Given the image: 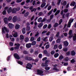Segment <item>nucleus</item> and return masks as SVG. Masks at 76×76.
<instances>
[{
  "label": "nucleus",
  "instance_id": "nucleus-1",
  "mask_svg": "<svg viewBox=\"0 0 76 76\" xmlns=\"http://www.w3.org/2000/svg\"><path fill=\"white\" fill-rule=\"evenodd\" d=\"M25 59L26 60H27L34 61L35 62H37V61H38V59H35V60L34 59H32V57H30L26 56L25 57Z\"/></svg>",
  "mask_w": 76,
  "mask_h": 76
},
{
  "label": "nucleus",
  "instance_id": "nucleus-2",
  "mask_svg": "<svg viewBox=\"0 0 76 76\" xmlns=\"http://www.w3.org/2000/svg\"><path fill=\"white\" fill-rule=\"evenodd\" d=\"M5 31L7 32H9V30L5 26H4L3 28H2V34H5Z\"/></svg>",
  "mask_w": 76,
  "mask_h": 76
},
{
  "label": "nucleus",
  "instance_id": "nucleus-3",
  "mask_svg": "<svg viewBox=\"0 0 76 76\" xmlns=\"http://www.w3.org/2000/svg\"><path fill=\"white\" fill-rule=\"evenodd\" d=\"M20 10V7H17V8H14L12 9V12L13 13H15L16 12H18L19 10Z\"/></svg>",
  "mask_w": 76,
  "mask_h": 76
},
{
  "label": "nucleus",
  "instance_id": "nucleus-4",
  "mask_svg": "<svg viewBox=\"0 0 76 76\" xmlns=\"http://www.w3.org/2000/svg\"><path fill=\"white\" fill-rule=\"evenodd\" d=\"M37 74H39L40 75H41L42 76L44 75V74L43 71L42 70H40V69H37Z\"/></svg>",
  "mask_w": 76,
  "mask_h": 76
},
{
  "label": "nucleus",
  "instance_id": "nucleus-5",
  "mask_svg": "<svg viewBox=\"0 0 76 76\" xmlns=\"http://www.w3.org/2000/svg\"><path fill=\"white\" fill-rule=\"evenodd\" d=\"M30 10H31V12H35L37 10V8H33V6H31V7H30L29 8Z\"/></svg>",
  "mask_w": 76,
  "mask_h": 76
},
{
  "label": "nucleus",
  "instance_id": "nucleus-6",
  "mask_svg": "<svg viewBox=\"0 0 76 76\" xmlns=\"http://www.w3.org/2000/svg\"><path fill=\"white\" fill-rule=\"evenodd\" d=\"M48 60H46L45 61V63H44L42 64V67H47V66H48Z\"/></svg>",
  "mask_w": 76,
  "mask_h": 76
},
{
  "label": "nucleus",
  "instance_id": "nucleus-7",
  "mask_svg": "<svg viewBox=\"0 0 76 76\" xmlns=\"http://www.w3.org/2000/svg\"><path fill=\"white\" fill-rule=\"evenodd\" d=\"M27 66H26V68L28 69H31V67H32V64L30 63H28Z\"/></svg>",
  "mask_w": 76,
  "mask_h": 76
},
{
  "label": "nucleus",
  "instance_id": "nucleus-8",
  "mask_svg": "<svg viewBox=\"0 0 76 76\" xmlns=\"http://www.w3.org/2000/svg\"><path fill=\"white\" fill-rule=\"evenodd\" d=\"M14 45H16V47H14V50H18L19 48V47L20 46V44L15 43Z\"/></svg>",
  "mask_w": 76,
  "mask_h": 76
},
{
  "label": "nucleus",
  "instance_id": "nucleus-9",
  "mask_svg": "<svg viewBox=\"0 0 76 76\" xmlns=\"http://www.w3.org/2000/svg\"><path fill=\"white\" fill-rule=\"evenodd\" d=\"M14 56L17 59H19L20 58V56L18 53H15L14 54Z\"/></svg>",
  "mask_w": 76,
  "mask_h": 76
},
{
  "label": "nucleus",
  "instance_id": "nucleus-10",
  "mask_svg": "<svg viewBox=\"0 0 76 76\" xmlns=\"http://www.w3.org/2000/svg\"><path fill=\"white\" fill-rule=\"evenodd\" d=\"M12 11V7H10V8H8L7 10V12L9 14L10 13H11Z\"/></svg>",
  "mask_w": 76,
  "mask_h": 76
},
{
  "label": "nucleus",
  "instance_id": "nucleus-11",
  "mask_svg": "<svg viewBox=\"0 0 76 76\" xmlns=\"http://www.w3.org/2000/svg\"><path fill=\"white\" fill-rule=\"evenodd\" d=\"M31 43H28V44L27 43L26 44V48H31Z\"/></svg>",
  "mask_w": 76,
  "mask_h": 76
},
{
  "label": "nucleus",
  "instance_id": "nucleus-12",
  "mask_svg": "<svg viewBox=\"0 0 76 76\" xmlns=\"http://www.w3.org/2000/svg\"><path fill=\"white\" fill-rule=\"evenodd\" d=\"M64 45L65 47H67L69 45V42L67 41L64 42Z\"/></svg>",
  "mask_w": 76,
  "mask_h": 76
},
{
  "label": "nucleus",
  "instance_id": "nucleus-13",
  "mask_svg": "<svg viewBox=\"0 0 76 76\" xmlns=\"http://www.w3.org/2000/svg\"><path fill=\"white\" fill-rule=\"evenodd\" d=\"M17 16H15L13 18V19H12V21H13V22H16V21H17Z\"/></svg>",
  "mask_w": 76,
  "mask_h": 76
},
{
  "label": "nucleus",
  "instance_id": "nucleus-14",
  "mask_svg": "<svg viewBox=\"0 0 76 76\" xmlns=\"http://www.w3.org/2000/svg\"><path fill=\"white\" fill-rule=\"evenodd\" d=\"M8 26L10 28L12 29L13 28L14 25L12 24V23H9L8 24Z\"/></svg>",
  "mask_w": 76,
  "mask_h": 76
},
{
  "label": "nucleus",
  "instance_id": "nucleus-15",
  "mask_svg": "<svg viewBox=\"0 0 76 76\" xmlns=\"http://www.w3.org/2000/svg\"><path fill=\"white\" fill-rule=\"evenodd\" d=\"M4 22L5 24H8L7 18H5L4 19Z\"/></svg>",
  "mask_w": 76,
  "mask_h": 76
},
{
  "label": "nucleus",
  "instance_id": "nucleus-16",
  "mask_svg": "<svg viewBox=\"0 0 76 76\" xmlns=\"http://www.w3.org/2000/svg\"><path fill=\"white\" fill-rule=\"evenodd\" d=\"M57 64H54L53 66L54 67L53 68V70H55L56 71H58V70H59V69H58L57 68H56V67H57Z\"/></svg>",
  "mask_w": 76,
  "mask_h": 76
},
{
  "label": "nucleus",
  "instance_id": "nucleus-17",
  "mask_svg": "<svg viewBox=\"0 0 76 76\" xmlns=\"http://www.w3.org/2000/svg\"><path fill=\"white\" fill-rule=\"evenodd\" d=\"M76 4L75 2V1H72L70 4V5L71 6H75V5Z\"/></svg>",
  "mask_w": 76,
  "mask_h": 76
},
{
  "label": "nucleus",
  "instance_id": "nucleus-18",
  "mask_svg": "<svg viewBox=\"0 0 76 76\" xmlns=\"http://www.w3.org/2000/svg\"><path fill=\"white\" fill-rule=\"evenodd\" d=\"M76 53L74 50H72L71 51V55L72 56H75V55Z\"/></svg>",
  "mask_w": 76,
  "mask_h": 76
},
{
  "label": "nucleus",
  "instance_id": "nucleus-19",
  "mask_svg": "<svg viewBox=\"0 0 76 76\" xmlns=\"http://www.w3.org/2000/svg\"><path fill=\"white\" fill-rule=\"evenodd\" d=\"M20 25H18V24H16L15 26V29H18L20 28Z\"/></svg>",
  "mask_w": 76,
  "mask_h": 76
},
{
  "label": "nucleus",
  "instance_id": "nucleus-20",
  "mask_svg": "<svg viewBox=\"0 0 76 76\" xmlns=\"http://www.w3.org/2000/svg\"><path fill=\"white\" fill-rule=\"evenodd\" d=\"M53 9H52V10H50V11H49V13H48L47 14V15L50 16V15L52 14V13L53 11Z\"/></svg>",
  "mask_w": 76,
  "mask_h": 76
},
{
  "label": "nucleus",
  "instance_id": "nucleus-21",
  "mask_svg": "<svg viewBox=\"0 0 76 76\" xmlns=\"http://www.w3.org/2000/svg\"><path fill=\"white\" fill-rule=\"evenodd\" d=\"M59 56V54L58 53H55V54L54 55V57L55 58H57V57H58Z\"/></svg>",
  "mask_w": 76,
  "mask_h": 76
},
{
  "label": "nucleus",
  "instance_id": "nucleus-22",
  "mask_svg": "<svg viewBox=\"0 0 76 76\" xmlns=\"http://www.w3.org/2000/svg\"><path fill=\"white\" fill-rule=\"evenodd\" d=\"M22 32L23 34H25L26 32V30L25 28H23L22 29Z\"/></svg>",
  "mask_w": 76,
  "mask_h": 76
},
{
  "label": "nucleus",
  "instance_id": "nucleus-23",
  "mask_svg": "<svg viewBox=\"0 0 76 76\" xmlns=\"http://www.w3.org/2000/svg\"><path fill=\"white\" fill-rule=\"evenodd\" d=\"M60 11L59 10H57V11L55 13V16H57V15L58 14H59V13H60Z\"/></svg>",
  "mask_w": 76,
  "mask_h": 76
},
{
  "label": "nucleus",
  "instance_id": "nucleus-24",
  "mask_svg": "<svg viewBox=\"0 0 76 76\" xmlns=\"http://www.w3.org/2000/svg\"><path fill=\"white\" fill-rule=\"evenodd\" d=\"M46 4V2L43 3L41 4V7H42H42H45V6Z\"/></svg>",
  "mask_w": 76,
  "mask_h": 76
},
{
  "label": "nucleus",
  "instance_id": "nucleus-25",
  "mask_svg": "<svg viewBox=\"0 0 76 76\" xmlns=\"http://www.w3.org/2000/svg\"><path fill=\"white\" fill-rule=\"evenodd\" d=\"M29 13L28 12V11H27V12L26 13H25V14H24V17H27V16H28L29 15Z\"/></svg>",
  "mask_w": 76,
  "mask_h": 76
},
{
  "label": "nucleus",
  "instance_id": "nucleus-26",
  "mask_svg": "<svg viewBox=\"0 0 76 76\" xmlns=\"http://www.w3.org/2000/svg\"><path fill=\"white\" fill-rule=\"evenodd\" d=\"M32 4L34 6L35 4L36 1L35 0L33 1V0H31V3H32Z\"/></svg>",
  "mask_w": 76,
  "mask_h": 76
},
{
  "label": "nucleus",
  "instance_id": "nucleus-27",
  "mask_svg": "<svg viewBox=\"0 0 76 76\" xmlns=\"http://www.w3.org/2000/svg\"><path fill=\"white\" fill-rule=\"evenodd\" d=\"M43 25V23H42V22L41 23H40L38 26V28H41V27H42V26Z\"/></svg>",
  "mask_w": 76,
  "mask_h": 76
},
{
  "label": "nucleus",
  "instance_id": "nucleus-28",
  "mask_svg": "<svg viewBox=\"0 0 76 76\" xmlns=\"http://www.w3.org/2000/svg\"><path fill=\"white\" fill-rule=\"evenodd\" d=\"M36 41H34V40L33 41V42H32L31 45H36Z\"/></svg>",
  "mask_w": 76,
  "mask_h": 76
},
{
  "label": "nucleus",
  "instance_id": "nucleus-29",
  "mask_svg": "<svg viewBox=\"0 0 76 76\" xmlns=\"http://www.w3.org/2000/svg\"><path fill=\"white\" fill-rule=\"evenodd\" d=\"M69 60V58L68 57H66L64 58V60L65 61H68Z\"/></svg>",
  "mask_w": 76,
  "mask_h": 76
},
{
  "label": "nucleus",
  "instance_id": "nucleus-30",
  "mask_svg": "<svg viewBox=\"0 0 76 76\" xmlns=\"http://www.w3.org/2000/svg\"><path fill=\"white\" fill-rule=\"evenodd\" d=\"M57 43H61V39H58L56 41Z\"/></svg>",
  "mask_w": 76,
  "mask_h": 76
},
{
  "label": "nucleus",
  "instance_id": "nucleus-31",
  "mask_svg": "<svg viewBox=\"0 0 76 76\" xmlns=\"http://www.w3.org/2000/svg\"><path fill=\"white\" fill-rule=\"evenodd\" d=\"M75 35V36H73V41H76V34Z\"/></svg>",
  "mask_w": 76,
  "mask_h": 76
},
{
  "label": "nucleus",
  "instance_id": "nucleus-32",
  "mask_svg": "<svg viewBox=\"0 0 76 76\" xmlns=\"http://www.w3.org/2000/svg\"><path fill=\"white\" fill-rule=\"evenodd\" d=\"M7 13V11H6L5 10H4L3 11V12H2V14L3 15H6Z\"/></svg>",
  "mask_w": 76,
  "mask_h": 76
},
{
  "label": "nucleus",
  "instance_id": "nucleus-33",
  "mask_svg": "<svg viewBox=\"0 0 76 76\" xmlns=\"http://www.w3.org/2000/svg\"><path fill=\"white\" fill-rule=\"evenodd\" d=\"M20 39H24V36L21 35L20 36Z\"/></svg>",
  "mask_w": 76,
  "mask_h": 76
},
{
  "label": "nucleus",
  "instance_id": "nucleus-34",
  "mask_svg": "<svg viewBox=\"0 0 76 76\" xmlns=\"http://www.w3.org/2000/svg\"><path fill=\"white\" fill-rule=\"evenodd\" d=\"M64 57L62 56V55H61V56H60L59 58V60H62L63 58Z\"/></svg>",
  "mask_w": 76,
  "mask_h": 76
},
{
  "label": "nucleus",
  "instance_id": "nucleus-35",
  "mask_svg": "<svg viewBox=\"0 0 76 76\" xmlns=\"http://www.w3.org/2000/svg\"><path fill=\"white\" fill-rule=\"evenodd\" d=\"M58 23H55L53 27H54L56 28V27H57V26H58Z\"/></svg>",
  "mask_w": 76,
  "mask_h": 76
},
{
  "label": "nucleus",
  "instance_id": "nucleus-36",
  "mask_svg": "<svg viewBox=\"0 0 76 76\" xmlns=\"http://www.w3.org/2000/svg\"><path fill=\"white\" fill-rule=\"evenodd\" d=\"M26 31H29V30H30V26H27L26 28Z\"/></svg>",
  "mask_w": 76,
  "mask_h": 76
},
{
  "label": "nucleus",
  "instance_id": "nucleus-37",
  "mask_svg": "<svg viewBox=\"0 0 76 76\" xmlns=\"http://www.w3.org/2000/svg\"><path fill=\"white\" fill-rule=\"evenodd\" d=\"M58 47V45L57 44H56V45H54V49L55 50H56V49Z\"/></svg>",
  "mask_w": 76,
  "mask_h": 76
},
{
  "label": "nucleus",
  "instance_id": "nucleus-38",
  "mask_svg": "<svg viewBox=\"0 0 76 76\" xmlns=\"http://www.w3.org/2000/svg\"><path fill=\"white\" fill-rule=\"evenodd\" d=\"M12 17L10 16H9V17L8 19V21H10V20H12Z\"/></svg>",
  "mask_w": 76,
  "mask_h": 76
},
{
  "label": "nucleus",
  "instance_id": "nucleus-39",
  "mask_svg": "<svg viewBox=\"0 0 76 76\" xmlns=\"http://www.w3.org/2000/svg\"><path fill=\"white\" fill-rule=\"evenodd\" d=\"M42 18H39V19H38V22H41L42 21Z\"/></svg>",
  "mask_w": 76,
  "mask_h": 76
},
{
  "label": "nucleus",
  "instance_id": "nucleus-40",
  "mask_svg": "<svg viewBox=\"0 0 76 76\" xmlns=\"http://www.w3.org/2000/svg\"><path fill=\"white\" fill-rule=\"evenodd\" d=\"M35 38L34 37H31V39H30V41H33L34 40Z\"/></svg>",
  "mask_w": 76,
  "mask_h": 76
},
{
  "label": "nucleus",
  "instance_id": "nucleus-41",
  "mask_svg": "<svg viewBox=\"0 0 76 76\" xmlns=\"http://www.w3.org/2000/svg\"><path fill=\"white\" fill-rule=\"evenodd\" d=\"M51 8H52V7L51 5H49V6L48 7V10H50L51 9Z\"/></svg>",
  "mask_w": 76,
  "mask_h": 76
},
{
  "label": "nucleus",
  "instance_id": "nucleus-42",
  "mask_svg": "<svg viewBox=\"0 0 76 76\" xmlns=\"http://www.w3.org/2000/svg\"><path fill=\"white\" fill-rule=\"evenodd\" d=\"M43 53H44V54H48V52L47 50H45L43 51Z\"/></svg>",
  "mask_w": 76,
  "mask_h": 76
},
{
  "label": "nucleus",
  "instance_id": "nucleus-43",
  "mask_svg": "<svg viewBox=\"0 0 76 76\" xmlns=\"http://www.w3.org/2000/svg\"><path fill=\"white\" fill-rule=\"evenodd\" d=\"M18 63H19V64H21V65H22L23 64V62L22 61H18Z\"/></svg>",
  "mask_w": 76,
  "mask_h": 76
},
{
  "label": "nucleus",
  "instance_id": "nucleus-44",
  "mask_svg": "<svg viewBox=\"0 0 76 76\" xmlns=\"http://www.w3.org/2000/svg\"><path fill=\"white\" fill-rule=\"evenodd\" d=\"M74 19H70V25H71V23L73 22L74 21Z\"/></svg>",
  "mask_w": 76,
  "mask_h": 76
},
{
  "label": "nucleus",
  "instance_id": "nucleus-45",
  "mask_svg": "<svg viewBox=\"0 0 76 76\" xmlns=\"http://www.w3.org/2000/svg\"><path fill=\"white\" fill-rule=\"evenodd\" d=\"M28 40H29L28 38V37H26V38H25V42H28Z\"/></svg>",
  "mask_w": 76,
  "mask_h": 76
},
{
  "label": "nucleus",
  "instance_id": "nucleus-46",
  "mask_svg": "<svg viewBox=\"0 0 76 76\" xmlns=\"http://www.w3.org/2000/svg\"><path fill=\"white\" fill-rule=\"evenodd\" d=\"M62 21L63 20L62 19H61L59 21V24L58 25H61V23L62 22Z\"/></svg>",
  "mask_w": 76,
  "mask_h": 76
},
{
  "label": "nucleus",
  "instance_id": "nucleus-47",
  "mask_svg": "<svg viewBox=\"0 0 76 76\" xmlns=\"http://www.w3.org/2000/svg\"><path fill=\"white\" fill-rule=\"evenodd\" d=\"M55 51H54V50H53V51H51V54L52 55H53V54H55Z\"/></svg>",
  "mask_w": 76,
  "mask_h": 76
},
{
  "label": "nucleus",
  "instance_id": "nucleus-48",
  "mask_svg": "<svg viewBox=\"0 0 76 76\" xmlns=\"http://www.w3.org/2000/svg\"><path fill=\"white\" fill-rule=\"evenodd\" d=\"M49 47H50L49 44H47L46 45V47L45 48L46 49H48V48H49Z\"/></svg>",
  "mask_w": 76,
  "mask_h": 76
},
{
  "label": "nucleus",
  "instance_id": "nucleus-49",
  "mask_svg": "<svg viewBox=\"0 0 76 76\" xmlns=\"http://www.w3.org/2000/svg\"><path fill=\"white\" fill-rule=\"evenodd\" d=\"M10 45L12 47L13 45V43L12 42H10L9 43Z\"/></svg>",
  "mask_w": 76,
  "mask_h": 76
},
{
  "label": "nucleus",
  "instance_id": "nucleus-50",
  "mask_svg": "<svg viewBox=\"0 0 76 76\" xmlns=\"http://www.w3.org/2000/svg\"><path fill=\"white\" fill-rule=\"evenodd\" d=\"M58 48L59 49H61L62 48V44H60L58 46Z\"/></svg>",
  "mask_w": 76,
  "mask_h": 76
},
{
  "label": "nucleus",
  "instance_id": "nucleus-51",
  "mask_svg": "<svg viewBox=\"0 0 76 76\" xmlns=\"http://www.w3.org/2000/svg\"><path fill=\"white\" fill-rule=\"evenodd\" d=\"M18 33H15L14 34L13 36L14 37H18Z\"/></svg>",
  "mask_w": 76,
  "mask_h": 76
},
{
  "label": "nucleus",
  "instance_id": "nucleus-52",
  "mask_svg": "<svg viewBox=\"0 0 76 76\" xmlns=\"http://www.w3.org/2000/svg\"><path fill=\"white\" fill-rule=\"evenodd\" d=\"M70 26H71L70 22V20H69L68 22V27H69V28H70Z\"/></svg>",
  "mask_w": 76,
  "mask_h": 76
},
{
  "label": "nucleus",
  "instance_id": "nucleus-53",
  "mask_svg": "<svg viewBox=\"0 0 76 76\" xmlns=\"http://www.w3.org/2000/svg\"><path fill=\"white\" fill-rule=\"evenodd\" d=\"M53 39V37H50L49 38V41H52V40Z\"/></svg>",
  "mask_w": 76,
  "mask_h": 76
},
{
  "label": "nucleus",
  "instance_id": "nucleus-54",
  "mask_svg": "<svg viewBox=\"0 0 76 76\" xmlns=\"http://www.w3.org/2000/svg\"><path fill=\"white\" fill-rule=\"evenodd\" d=\"M68 11V9H64V13H67Z\"/></svg>",
  "mask_w": 76,
  "mask_h": 76
},
{
  "label": "nucleus",
  "instance_id": "nucleus-55",
  "mask_svg": "<svg viewBox=\"0 0 76 76\" xmlns=\"http://www.w3.org/2000/svg\"><path fill=\"white\" fill-rule=\"evenodd\" d=\"M66 3H67L66 1H64V2L63 4V5H66Z\"/></svg>",
  "mask_w": 76,
  "mask_h": 76
},
{
  "label": "nucleus",
  "instance_id": "nucleus-56",
  "mask_svg": "<svg viewBox=\"0 0 76 76\" xmlns=\"http://www.w3.org/2000/svg\"><path fill=\"white\" fill-rule=\"evenodd\" d=\"M72 30H71L70 31H69V33H68V34H69V35H72Z\"/></svg>",
  "mask_w": 76,
  "mask_h": 76
},
{
  "label": "nucleus",
  "instance_id": "nucleus-57",
  "mask_svg": "<svg viewBox=\"0 0 76 76\" xmlns=\"http://www.w3.org/2000/svg\"><path fill=\"white\" fill-rule=\"evenodd\" d=\"M50 67H48V66H46V67H45V70H50Z\"/></svg>",
  "mask_w": 76,
  "mask_h": 76
},
{
  "label": "nucleus",
  "instance_id": "nucleus-58",
  "mask_svg": "<svg viewBox=\"0 0 76 76\" xmlns=\"http://www.w3.org/2000/svg\"><path fill=\"white\" fill-rule=\"evenodd\" d=\"M68 50V48L67 47H66L64 49V51H67Z\"/></svg>",
  "mask_w": 76,
  "mask_h": 76
},
{
  "label": "nucleus",
  "instance_id": "nucleus-59",
  "mask_svg": "<svg viewBox=\"0 0 76 76\" xmlns=\"http://www.w3.org/2000/svg\"><path fill=\"white\" fill-rule=\"evenodd\" d=\"M48 25H45L44 26H43V29H45L47 27Z\"/></svg>",
  "mask_w": 76,
  "mask_h": 76
},
{
  "label": "nucleus",
  "instance_id": "nucleus-60",
  "mask_svg": "<svg viewBox=\"0 0 76 76\" xmlns=\"http://www.w3.org/2000/svg\"><path fill=\"white\" fill-rule=\"evenodd\" d=\"M53 16L54 15H52L50 16V20H51L53 19Z\"/></svg>",
  "mask_w": 76,
  "mask_h": 76
},
{
  "label": "nucleus",
  "instance_id": "nucleus-61",
  "mask_svg": "<svg viewBox=\"0 0 76 76\" xmlns=\"http://www.w3.org/2000/svg\"><path fill=\"white\" fill-rule=\"evenodd\" d=\"M61 1V0H58V1L57 2V4H58V5H60Z\"/></svg>",
  "mask_w": 76,
  "mask_h": 76
},
{
  "label": "nucleus",
  "instance_id": "nucleus-62",
  "mask_svg": "<svg viewBox=\"0 0 76 76\" xmlns=\"http://www.w3.org/2000/svg\"><path fill=\"white\" fill-rule=\"evenodd\" d=\"M69 13H67L66 14V15H65V16L66 17H67V18H68L69 16Z\"/></svg>",
  "mask_w": 76,
  "mask_h": 76
},
{
  "label": "nucleus",
  "instance_id": "nucleus-63",
  "mask_svg": "<svg viewBox=\"0 0 76 76\" xmlns=\"http://www.w3.org/2000/svg\"><path fill=\"white\" fill-rule=\"evenodd\" d=\"M30 53H32L34 51V50L32 48H31L30 50Z\"/></svg>",
  "mask_w": 76,
  "mask_h": 76
},
{
  "label": "nucleus",
  "instance_id": "nucleus-64",
  "mask_svg": "<svg viewBox=\"0 0 76 76\" xmlns=\"http://www.w3.org/2000/svg\"><path fill=\"white\" fill-rule=\"evenodd\" d=\"M10 56H8L7 58V61H9L10 60Z\"/></svg>",
  "mask_w": 76,
  "mask_h": 76
}]
</instances>
